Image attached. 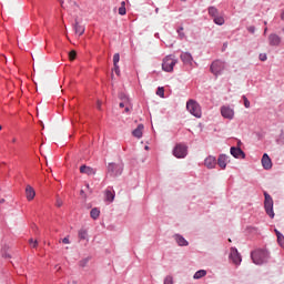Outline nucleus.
Here are the masks:
<instances>
[{"label": "nucleus", "instance_id": "obj_1", "mask_svg": "<svg viewBox=\"0 0 284 284\" xmlns=\"http://www.w3.org/2000/svg\"><path fill=\"white\" fill-rule=\"evenodd\" d=\"M251 258L255 265H263L270 261V251L265 248H257L251 252Z\"/></svg>", "mask_w": 284, "mask_h": 284}, {"label": "nucleus", "instance_id": "obj_2", "mask_svg": "<svg viewBox=\"0 0 284 284\" xmlns=\"http://www.w3.org/2000/svg\"><path fill=\"white\" fill-rule=\"evenodd\" d=\"M264 210L270 219H274V200L267 192H264Z\"/></svg>", "mask_w": 284, "mask_h": 284}, {"label": "nucleus", "instance_id": "obj_3", "mask_svg": "<svg viewBox=\"0 0 284 284\" xmlns=\"http://www.w3.org/2000/svg\"><path fill=\"white\" fill-rule=\"evenodd\" d=\"M179 63V60L174 55H166L162 61V70L164 72H174V65Z\"/></svg>", "mask_w": 284, "mask_h": 284}, {"label": "nucleus", "instance_id": "obj_4", "mask_svg": "<svg viewBox=\"0 0 284 284\" xmlns=\"http://www.w3.org/2000/svg\"><path fill=\"white\" fill-rule=\"evenodd\" d=\"M186 110L187 112H190V114H192L193 116H195V119H201V105L194 101V100H189L186 102Z\"/></svg>", "mask_w": 284, "mask_h": 284}, {"label": "nucleus", "instance_id": "obj_5", "mask_svg": "<svg viewBox=\"0 0 284 284\" xmlns=\"http://www.w3.org/2000/svg\"><path fill=\"white\" fill-rule=\"evenodd\" d=\"M210 70L214 77H221V74H223V70H225V62L215 60L211 63Z\"/></svg>", "mask_w": 284, "mask_h": 284}, {"label": "nucleus", "instance_id": "obj_6", "mask_svg": "<svg viewBox=\"0 0 284 284\" xmlns=\"http://www.w3.org/2000/svg\"><path fill=\"white\" fill-rule=\"evenodd\" d=\"M173 156L175 159H185L187 156V144L185 143H178L173 149Z\"/></svg>", "mask_w": 284, "mask_h": 284}, {"label": "nucleus", "instance_id": "obj_7", "mask_svg": "<svg viewBox=\"0 0 284 284\" xmlns=\"http://www.w3.org/2000/svg\"><path fill=\"white\" fill-rule=\"evenodd\" d=\"M106 173L111 176H121L123 174V165L110 162L106 166Z\"/></svg>", "mask_w": 284, "mask_h": 284}, {"label": "nucleus", "instance_id": "obj_8", "mask_svg": "<svg viewBox=\"0 0 284 284\" xmlns=\"http://www.w3.org/2000/svg\"><path fill=\"white\" fill-rule=\"evenodd\" d=\"M229 258L232 261V263H234V265H239L243 261V257H241V253H239L236 247H231Z\"/></svg>", "mask_w": 284, "mask_h": 284}, {"label": "nucleus", "instance_id": "obj_9", "mask_svg": "<svg viewBox=\"0 0 284 284\" xmlns=\"http://www.w3.org/2000/svg\"><path fill=\"white\" fill-rule=\"evenodd\" d=\"M73 30L74 33L78 34V37H81L85 33V27L82 26L81 22H79V18L74 19Z\"/></svg>", "mask_w": 284, "mask_h": 284}, {"label": "nucleus", "instance_id": "obj_10", "mask_svg": "<svg viewBox=\"0 0 284 284\" xmlns=\"http://www.w3.org/2000/svg\"><path fill=\"white\" fill-rule=\"evenodd\" d=\"M221 114L224 119L232 120L234 119V109L223 105L221 108Z\"/></svg>", "mask_w": 284, "mask_h": 284}, {"label": "nucleus", "instance_id": "obj_11", "mask_svg": "<svg viewBox=\"0 0 284 284\" xmlns=\"http://www.w3.org/2000/svg\"><path fill=\"white\" fill-rule=\"evenodd\" d=\"M230 152L234 159H245V152L241 150V146H231Z\"/></svg>", "mask_w": 284, "mask_h": 284}, {"label": "nucleus", "instance_id": "obj_12", "mask_svg": "<svg viewBox=\"0 0 284 284\" xmlns=\"http://www.w3.org/2000/svg\"><path fill=\"white\" fill-rule=\"evenodd\" d=\"M268 43L272 47L278 48L281 45V37L276 33H271L268 36Z\"/></svg>", "mask_w": 284, "mask_h": 284}, {"label": "nucleus", "instance_id": "obj_13", "mask_svg": "<svg viewBox=\"0 0 284 284\" xmlns=\"http://www.w3.org/2000/svg\"><path fill=\"white\" fill-rule=\"evenodd\" d=\"M180 59L184 63V65H192V61H194V58L190 52H182Z\"/></svg>", "mask_w": 284, "mask_h": 284}, {"label": "nucleus", "instance_id": "obj_14", "mask_svg": "<svg viewBox=\"0 0 284 284\" xmlns=\"http://www.w3.org/2000/svg\"><path fill=\"white\" fill-rule=\"evenodd\" d=\"M80 173L87 174L88 176H94V174H97V169L83 164L80 166Z\"/></svg>", "mask_w": 284, "mask_h": 284}, {"label": "nucleus", "instance_id": "obj_15", "mask_svg": "<svg viewBox=\"0 0 284 284\" xmlns=\"http://www.w3.org/2000/svg\"><path fill=\"white\" fill-rule=\"evenodd\" d=\"M204 165H205L209 170H214V168H216V156L209 155V156L204 160Z\"/></svg>", "mask_w": 284, "mask_h": 284}, {"label": "nucleus", "instance_id": "obj_16", "mask_svg": "<svg viewBox=\"0 0 284 284\" xmlns=\"http://www.w3.org/2000/svg\"><path fill=\"white\" fill-rule=\"evenodd\" d=\"M230 159V156L225 155V154H220L217 158V165L219 168H221V170H225V168H227V160Z\"/></svg>", "mask_w": 284, "mask_h": 284}, {"label": "nucleus", "instance_id": "obj_17", "mask_svg": "<svg viewBox=\"0 0 284 284\" xmlns=\"http://www.w3.org/2000/svg\"><path fill=\"white\" fill-rule=\"evenodd\" d=\"M262 166L264 170H272V159L267 153H264L262 156Z\"/></svg>", "mask_w": 284, "mask_h": 284}, {"label": "nucleus", "instance_id": "obj_18", "mask_svg": "<svg viewBox=\"0 0 284 284\" xmlns=\"http://www.w3.org/2000/svg\"><path fill=\"white\" fill-rule=\"evenodd\" d=\"M26 196L28 201H33L34 196H37V192L34 191V187H32L30 184L26 187Z\"/></svg>", "mask_w": 284, "mask_h": 284}, {"label": "nucleus", "instance_id": "obj_19", "mask_svg": "<svg viewBox=\"0 0 284 284\" xmlns=\"http://www.w3.org/2000/svg\"><path fill=\"white\" fill-rule=\"evenodd\" d=\"M174 237L180 247H187L190 245V242H187V240H185V237H183V235L175 234Z\"/></svg>", "mask_w": 284, "mask_h": 284}, {"label": "nucleus", "instance_id": "obj_20", "mask_svg": "<svg viewBox=\"0 0 284 284\" xmlns=\"http://www.w3.org/2000/svg\"><path fill=\"white\" fill-rule=\"evenodd\" d=\"M143 124H139L136 129L132 131V135L135 136V139H142L143 136Z\"/></svg>", "mask_w": 284, "mask_h": 284}, {"label": "nucleus", "instance_id": "obj_21", "mask_svg": "<svg viewBox=\"0 0 284 284\" xmlns=\"http://www.w3.org/2000/svg\"><path fill=\"white\" fill-rule=\"evenodd\" d=\"M207 12H209V17H212L213 19H214L215 17H219V14H221V13L219 12V9H217L216 7H209V8H207Z\"/></svg>", "mask_w": 284, "mask_h": 284}, {"label": "nucleus", "instance_id": "obj_22", "mask_svg": "<svg viewBox=\"0 0 284 284\" xmlns=\"http://www.w3.org/2000/svg\"><path fill=\"white\" fill-rule=\"evenodd\" d=\"M213 22L216 26H223L225 23V18H223V14L219 13L215 18H213Z\"/></svg>", "mask_w": 284, "mask_h": 284}, {"label": "nucleus", "instance_id": "obj_23", "mask_svg": "<svg viewBox=\"0 0 284 284\" xmlns=\"http://www.w3.org/2000/svg\"><path fill=\"white\" fill-rule=\"evenodd\" d=\"M274 232L276 234L278 245H281V247H284V236H283V233H281V231H278L276 229L274 230Z\"/></svg>", "mask_w": 284, "mask_h": 284}, {"label": "nucleus", "instance_id": "obj_24", "mask_svg": "<svg viewBox=\"0 0 284 284\" xmlns=\"http://www.w3.org/2000/svg\"><path fill=\"white\" fill-rule=\"evenodd\" d=\"M90 216L93 219V221H97V219L101 216V211L98 207H93L90 212Z\"/></svg>", "mask_w": 284, "mask_h": 284}, {"label": "nucleus", "instance_id": "obj_25", "mask_svg": "<svg viewBox=\"0 0 284 284\" xmlns=\"http://www.w3.org/2000/svg\"><path fill=\"white\" fill-rule=\"evenodd\" d=\"M207 275V271L205 270H200V271H196L195 274L193 275V278L195 281H199V278H203V276H206Z\"/></svg>", "mask_w": 284, "mask_h": 284}, {"label": "nucleus", "instance_id": "obj_26", "mask_svg": "<svg viewBox=\"0 0 284 284\" xmlns=\"http://www.w3.org/2000/svg\"><path fill=\"white\" fill-rule=\"evenodd\" d=\"M80 241H88V230L81 229L78 233Z\"/></svg>", "mask_w": 284, "mask_h": 284}, {"label": "nucleus", "instance_id": "obj_27", "mask_svg": "<svg viewBox=\"0 0 284 284\" xmlns=\"http://www.w3.org/2000/svg\"><path fill=\"white\" fill-rule=\"evenodd\" d=\"M105 199H106V201H109V203H112V201H114V193H112V191H110V190H106Z\"/></svg>", "mask_w": 284, "mask_h": 284}, {"label": "nucleus", "instance_id": "obj_28", "mask_svg": "<svg viewBox=\"0 0 284 284\" xmlns=\"http://www.w3.org/2000/svg\"><path fill=\"white\" fill-rule=\"evenodd\" d=\"M128 10L125 9V1L121 2V7L119 8V14L121 17H124V14H126Z\"/></svg>", "mask_w": 284, "mask_h": 284}, {"label": "nucleus", "instance_id": "obj_29", "mask_svg": "<svg viewBox=\"0 0 284 284\" xmlns=\"http://www.w3.org/2000/svg\"><path fill=\"white\" fill-rule=\"evenodd\" d=\"M158 97H161V99H165V89L163 87H159L156 90Z\"/></svg>", "mask_w": 284, "mask_h": 284}, {"label": "nucleus", "instance_id": "obj_30", "mask_svg": "<svg viewBox=\"0 0 284 284\" xmlns=\"http://www.w3.org/2000/svg\"><path fill=\"white\" fill-rule=\"evenodd\" d=\"M119 61H121V54L114 53V55H113V65H119Z\"/></svg>", "mask_w": 284, "mask_h": 284}, {"label": "nucleus", "instance_id": "obj_31", "mask_svg": "<svg viewBox=\"0 0 284 284\" xmlns=\"http://www.w3.org/2000/svg\"><path fill=\"white\" fill-rule=\"evenodd\" d=\"M163 284H174V277H172V275H168V276L164 278Z\"/></svg>", "mask_w": 284, "mask_h": 284}, {"label": "nucleus", "instance_id": "obj_32", "mask_svg": "<svg viewBox=\"0 0 284 284\" xmlns=\"http://www.w3.org/2000/svg\"><path fill=\"white\" fill-rule=\"evenodd\" d=\"M176 32H178L180 39H185V33L183 32V27H179L176 29Z\"/></svg>", "mask_w": 284, "mask_h": 284}, {"label": "nucleus", "instance_id": "obj_33", "mask_svg": "<svg viewBox=\"0 0 284 284\" xmlns=\"http://www.w3.org/2000/svg\"><path fill=\"white\" fill-rule=\"evenodd\" d=\"M90 263V257H85L79 262L80 267H85Z\"/></svg>", "mask_w": 284, "mask_h": 284}, {"label": "nucleus", "instance_id": "obj_34", "mask_svg": "<svg viewBox=\"0 0 284 284\" xmlns=\"http://www.w3.org/2000/svg\"><path fill=\"white\" fill-rule=\"evenodd\" d=\"M113 71L115 72L116 77H121V68L119 64H113Z\"/></svg>", "mask_w": 284, "mask_h": 284}, {"label": "nucleus", "instance_id": "obj_35", "mask_svg": "<svg viewBox=\"0 0 284 284\" xmlns=\"http://www.w3.org/2000/svg\"><path fill=\"white\" fill-rule=\"evenodd\" d=\"M69 59H70V61H74V59H77V51H71L69 53Z\"/></svg>", "mask_w": 284, "mask_h": 284}, {"label": "nucleus", "instance_id": "obj_36", "mask_svg": "<svg viewBox=\"0 0 284 284\" xmlns=\"http://www.w3.org/2000/svg\"><path fill=\"white\" fill-rule=\"evenodd\" d=\"M258 59L260 61H267V53H260Z\"/></svg>", "mask_w": 284, "mask_h": 284}, {"label": "nucleus", "instance_id": "obj_37", "mask_svg": "<svg viewBox=\"0 0 284 284\" xmlns=\"http://www.w3.org/2000/svg\"><path fill=\"white\" fill-rule=\"evenodd\" d=\"M242 99L244 101V106L250 108V100L247 99V97L243 95Z\"/></svg>", "mask_w": 284, "mask_h": 284}, {"label": "nucleus", "instance_id": "obj_38", "mask_svg": "<svg viewBox=\"0 0 284 284\" xmlns=\"http://www.w3.org/2000/svg\"><path fill=\"white\" fill-rule=\"evenodd\" d=\"M247 31H248L251 34H254V33L256 32V27L250 26V27L247 28Z\"/></svg>", "mask_w": 284, "mask_h": 284}, {"label": "nucleus", "instance_id": "obj_39", "mask_svg": "<svg viewBox=\"0 0 284 284\" xmlns=\"http://www.w3.org/2000/svg\"><path fill=\"white\" fill-rule=\"evenodd\" d=\"M281 141H284V132L281 131L280 138L276 140V143H281Z\"/></svg>", "mask_w": 284, "mask_h": 284}, {"label": "nucleus", "instance_id": "obj_40", "mask_svg": "<svg viewBox=\"0 0 284 284\" xmlns=\"http://www.w3.org/2000/svg\"><path fill=\"white\" fill-rule=\"evenodd\" d=\"M62 243H64V245H70V237L69 236L63 237Z\"/></svg>", "mask_w": 284, "mask_h": 284}, {"label": "nucleus", "instance_id": "obj_41", "mask_svg": "<svg viewBox=\"0 0 284 284\" xmlns=\"http://www.w3.org/2000/svg\"><path fill=\"white\" fill-rule=\"evenodd\" d=\"M29 243L32 245V247H37V245H39V242L34 241V240H29Z\"/></svg>", "mask_w": 284, "mask_h": 284}, {"label": "nucleus", "instance_id": "obj_42", "mask_svg": "<svg viewBox=\"0 0 284 284\" xmlns=\"http://www.w3.org/2000/svg\"><path fill=\"white\" fill-rule=\"evenodd\" d=\"M57 207H61V205H63V201H61V199L57 200Z\"/></svg>", "mask_w": 284, "mask_h": 284}, {"label": "nucleus", "instance_id": "obj_43", "mask_svg": "<svg viewBox=\"0 0 284 284\" xmlns=\"http://www.w3.org/2000/svg\"><path fill=\"white\" fill-rule=\"evenodd\" d=\"M225 50H227V42H224L222 47V52H225Z\"/></svg>", "mask_w": 284, "mask_h": 284}, {"label": "nucleus", "instance_id": "obj_44", "mask_svg": "<svg viewBox=\"0 0 284 284\" xmlns=\"http://www.w3.org/2000/svg\"><path fill=\"white\" fill-rule=\"evenodd\" d=\"M120 99H128V95H125V93H120Z\"/></svg>", "mask_w": 284, "mask_h": 284}, {"label": "nucleus", "instance_id": "obj_45", "mask_svg": "<svg viewBox=\"0 0 284 284\" xmlns=\"http://www.w3.org/2000/svg\"><path fill=\"white\" fill-rule=\"evenodd\" d=\"M120 108H125V103L124 102H120Z\"/></svg>", "mask_w": 284, "mask_h": 284}, {"label": "nucleus", "instance_id": "obj_46", "mask_svg": "<svg viewBox=\"0 0 284 284\" xmlns=\"http://www.w3.org/2000/svg\"><path fill=\"white\" fill-rule=\"evenodd\" d=\"M80 194H81V196L85 195V191L81 190Z\"/></svg>", "mask_w": 284, "mask_h": 284}, {"label": "nucleus", "instance_id": "obj_47", "mask_svg": "<svg viewBox=\"0 0 284 284\" xmlns=\"http://www.w3.org/2000/svg\"><path fill=\"white\" fill-rule=\"evenodd\" d=\"M3 203H6V199L0 200V204H3Z\"/></svg>", "mask_w": 284, "mask_h": 284}, {"label": "nucleus", "instance_id": "obj_48", "mask_svg": "<svg viewBox=\"0 0 284 284\" xmlns=\"http://www.w3.org/2000/svg\"><path fill=\"white\" fill-rule=\"evenodd\" d=\"M124 112H130V108L126 106V108L124 109Z\"/></svg>", "mask_w": 284, "mask_h": 284}, {"label": "nucleus", "instance_id": "obj_49", "mask_svg": "<svg viewBox=\"0 0 284 284\" xmlns=\"http://www.w3.org/2000/svg\"><path fill=\"white\" fill-rule=\"evenodd\" d=\"M155 13L159 14V8H155Z\"/></svg>", "mask_w": 284, "mask_h": 284}, {"label": "nucleus", "instance_id": "obj_50", "mask_svg": "<svg viewBox=\"0 0 284 284\" xmlns=\"http://www.w3.org/2000/svg\"><path fill=\"white\" fill-rule=\"evenodd\" d=\"M111 79H114V73L111 74Z\"/></svg>", "mask_w": 284, "mask_h": 284}, {"label": "nucleus", "instance_id": "obj_51", "mask_svg": "<svg viewBox=\"0 0 284 284\" xmlns=\"http://www.w3.org/2000/svg\"><path fill=\"white\" fill-rule=\"evenodd\" d=\"M87 187L90 190V184H87Z\"/></svg>", "mask_w": 284, "mask_h": 284}, {"label": "nucleus", "instance_id": "obj_52", "mask_svg": "<svg viewBox=\"0 0 284 284\" xmlns=\"http://www.w3.org/2000/svg\"><path fill=\"white\" fill-rule=\"evenodd\" d=\"M0 130H3V126H1V124H0Z\"/></svg>", "mask_w": 284, "mask_h": 284}, {"label": "nucleus", "instance_id": "obj_53", "mask_svg": "<svg viewBox=\"0 0 284 284\" xmlns=\"http://www.w3.org/2000/svg\"><path fill=\"white\" fill-rule=\"evenodd\" d=\"M237 145H241V141L237 142Z\"/></svg>", "mask_w": 284, "mask_h": 284}, {"label": "nucleus", "instance_id": "obj_54", "mask_svg": "<svg viewBox=\"0 0 284 284\" xmlns=\"http://www.w3.org/2000/svg\"><path fill=\"white\" fill-rule=\"evenodd\" d=\"M229 242L232 243V239H229Z\"/></svg>", "mask_w": 284, "mask_h": 284}, {"label": "nucleus", "instance_id": "obj_55", "mask_svg": "<svg viewBox=\"0 0 284 284\" xmlns=\"http://www.w3.org/2000/svg\"><path fill=\"white\" fill-rule=\"evenodd\" d=\"M267 32V29L264 30V33Z\"/></svg>", "mask_w": 284, "mask_h": 284}, {"label": "nucleus", "instance_id": "obj_56", "mask_svg": "<svg viewBox=\"0 0 284 284\" xmlns=\"http://www.w3.org/2000/svg\"><path fill=\"white\" fill-rule=\"evenodd\" d=\"M7 256V258H10V256L9 255H6Z\"/></svg>", "mask_w": 284, "mask_h": 284}, {"label": "nucleus", "instance_id": "obj_57", "mask_svg": "<svg viewBox=\"0 0 284 284\" xmlns=\"http://www.w3.org/2000/svg\"><path fill=\"white\" fill-rule=\"evenodd\" d=\"M182 1H187V0H182Z\"/></svg>", "mask_w": 284, "mask_h": 284}]
</instances>
